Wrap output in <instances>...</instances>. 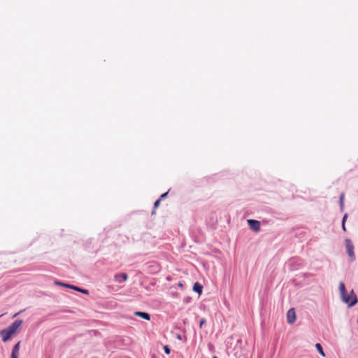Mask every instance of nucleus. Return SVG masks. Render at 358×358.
Wrapping results in <instances>:
<instances>
[{
    "instance_id": "nucleus-1",
    "label": "nucleus",
    "mask_w": 358,
    "mask_h": 358,
    "mask_svg": "<svg viewBox=\"0 0 358 358\" xmlns=\"http://www.w3.org/2000/svg\"><path fill=\"white\" fill-rule=\"evenodd\" d=\"M343 301L348 303L349 306H355L357 302V298L353 290H351L350 294H345L342 296Z\"/></svg>"
},
{
    "instance_id": "nucleus-2",
    "label": "nucleus",
    "mask_w": 358,
    "mask_h": 358,
    "mask_svg": "<svg viewBox=\"0 0 358 358\" xmlns=\"http://www.w3.org/2000/svg\"><path fill=\"white\" fill-rule=\"evenodd\" d=\"M345 248L348 256L350 258V261L353 262L355 259V254L354 252V245L350 239H345Z\"/></svg>"
},
{
    "instance_id": "nucleus-3",
    "label": "nucleus",
    "mask_w": 358,
    "mask_h": 358,
    "mask_svg": "<svg viewBox=\"0 0 358 358\" xmlns=\"http://www.w3.org/2000/svg\"><path fill=\"white\" fill-rule=\"evenodd\" d=\"M1 334L2 336V341L5 343L11 338V337L15 335V334L10 330L8 328L5 329L1 331Z\"/></svg>"
},
{
    "instance_id": "nucleus-4",
    "label": "nucleus",
    "mask_w": 358,
    "mask_h": 358,
    "mask_svg": "<svg viewBox=\"0 0 358 358\" xmlns=\"http://www.w3.org/2000/svg\"><path fill=\"white\" fill-rule=\"evenodd\" d=\"M296 313L294 308L289 309L287 313V320L289 324H292L296 321Z\"/></svg>"
},
{
    "instance_id": "nucleus-5",
    "label": "nucleus",
    "mask_w": 358,
    "mask_h": 358,
    "mask_svg": "<svg viewBox=\"0 0 358 358\" xmlns=\"http://www.w3.org/2000/svg\"><path fill=\"white\" fill-rule=\"evenodd\" d=\"M248 223L252 230L258 232L260 230V222L255 220H248Z\"/></svg>"
},
{
    "instance_id": "nucleus-6",
    "label": "nucleus",
    "mask_w": 358,
    "mask_h": 358,
    "mask_svg": "<svg viewBox=\"0 0 358 358\" xmlns=\"http://www.w3.org/2000/svg\"><path fill=\"white\" fill-rule=\"evenodd\" d=\"M22 324V320H17L11 325H10L8 328L15 334L17 332L18 329L21 327Z\"/></svg>"
},
{
    "instance_id": "nucleus-7",
    "label": "nucleus",
    "mask_w": 358,
    "mask_h": 358,
    "mask_svg": "<svg viewBox=\"0 0 358 358\" xmlns=\"http://www.w3.org/2000/svg\"><path fill=\"white\" fill-rule=\"evenodd\" d=\"M20 341L17 342L13 348L10 358H19Z\"/></svg>"
},
{
    "instance_id": "nucleus-8",
    "label": "nucleus",
    "mask_w": 358,
    "mask_h": 358,
    "mask_svg": "<svg viewBox=\"0 0 358 358\" xmlns=\"http://www.w3.org/2000/svg\"><path fill=\"white\" fill-rule=\"evenodd\" d=\"M114 279L117 282L122 283L128 279V275L126 273H119L114 276Z\"/></svg>"
},
{
    "instance_id": "nucleus-9",
    "label": "nucleus",
    "mask_w": 358,
    "mask_h": 358,
    "mask_svg": "<svg viewBox=\"0 0 358 358\" xmlns=\"http://www.w3.org/2000/svg\"><path fill=\"white\" fill-rule=\"evenodd\" d=\"M65 287L73 289L78 291V292H80L83 294H89V292L87 289H81V288L76 287L74 285H65Z\"/></svg>"
},
{
    "instance_id": "nucleus-10",
    "label": "nucleus",
    "mask_w": 358,
    "mask_h": 358,
    "mask_svg": "<svg viewBox=\"0 0 358 358\" xmlns=\"http://www.w3.org/2000/svg\"><path fill=\"white\" fill-rule=\"evenodd\" d=\"M193 290L199 294H201L202 293L203 286L199 282H195L193 286Z\"/></svg>"
},
{
    "instance_id": "nucleus-11",
    "label": "nucleus",
    "mask_w": 358,
    "mask_h": 358,
    "mask_svg": "<svg viewBox=\"0 0 358 358\" xmlns=\"http://www.w3.org/2000/svg\"><path fill=\"white\" fill-rule=\"evenodd\" d=\"M135 315H138L146 320H150V316L148 313H144V312H140V311H138V312H136L135 313Z\"/></svg>"
},
{
    "instance_id": "nucleus-12",
    "label": "nucleus",
    "mask_w": 358,
    "mask_h": 358,
    "mask_svg": "<svg viewBox=\"0 0 358 358\" xmlns=\"http://www.w3.org/2000/svg\"><path fill=\"white\" fill-rule=\"evenodd\" d=\"M339 289L341 294V296H344L346 294L345 287L343 282H341L339 284Z\"/></svg>"
},
{
    "instance_id": "nucleus-13",
    "label": "nucleus",
    "mask_w": 358,
    "mask_h": 358,
    "mask_svg": "<svg viewBox=\"0 0 358 358\" xmlns=\"http://www.w3.org/2000/svg\"><path fill=\"white\" fill-rule=\"evenodd\" d=\"M315 347L318 351V352L322 356V357H325V354L322 350V345L320 344V343H317L315 345Z\"/></svg>"
},
{
    "instance_id": "nucleus-14",
    "label": "nucleus",
    "mask_w": 358,
    "mask_h": 358,
    "mask_svg": "<svg viewBox=\"0 0 358 358\" xmlns=\"http://www.w3.org/2000/svg\"><path fill=\"white\" fill-rule=\"evenodd\" d=\"M160 202H161V200L160 199H157L155 203H154V210L152 212V214H155V209L159 206L160 204Z\"/></svg>"
},
{
    "instance_id": "nucleus-15",
    "label": "nucleus",
    "mask_w": 358,
    "mask_h": 358,
    "mask_svg": "<svg viewBox=\"0 0 358 358\" xmlns=\"http://www.w3.org/2000/svg\"><path fill=\"white\" fill-rule=\"evenodd\" d=\"M164 352L167 355H169L170 352H171V350H170V348L168 345H164Z\"/></svg>"
},
{
    "instance_id": "nucleus-16",
    "label": "nucleus",
    "mask_w": 358,
    "mask_h": 358,
    "mask_svg": "<svg viewBox=\"0 0 358 358\" xmlns=\"http://www.w3.org/2000/svg\"><path fill=\"white\" fill-rule=\"evenodd\" d=\"M206 320L204 318L201 319V321H200V324H199V326H200V328L202 327V326L206 323Z\"/></svg>"
},
{
    "instance_id": "nucleus-17",
    "label": "nucleus",
    "mask_w": 358,
    "mask_h": 358,
    "mask_svg": "<svg viewBox=\"0 0 358 358\" xmlns=\"http://www.w3.org/2000/svg\"><path fill=\"white\" fill-rule=\"evenodd\" d=\"M343 199H344V195L343 194H341V197H340V203H341V205L343 206Z\"/></svg>"
},
{
    "instance_id": "nucleus-18",
    "label": "nucleus",
    "mask_w": 358,
    "mask_h": 358,
    "mask_svg": "<svg viewBox=\"0 0 358 358\" xmlns=\"http://www.w3.org/2000/svg\"><path fill=\"white\" fill-rule=\"evenodd\" d=\"M167 194H168V192H166V193L162 194L160 196V198H159V199L162 200V199H164V198L166 197Z\"/></svg>"
},
{
    "instance_id": "nucleus-19",
    "label": "nucleus",
    "mask_w": 358,
    "mask_h": 358,
    "mask_svg": "<svg viewBox=\"0 0 358 358\" xmlns=\"http://www.w3.org/2000/svg\"><path fill=\"white\" fill-rule=\"evenodd\" d=\"M55 284L56 285H62V286H64L65 287V285L64 283H62V282H58V281H55Z\"/></svg>"
},
{
    "instance_id": "nucleus-20",
    "label": "nucleus",
    "mask_w": 358,
    "mask_h": 358,
    "mask_svg": "<svg viewBox=\"0 0 358 358\" xmlns=\"http://www.w3.org/2000/svg\"><path fill=\"white\" fill-rule=\"evenodd\" d=\"M347 217H348L347 214H345V215L343 216V220H342V223H345V220H346V219H347Z\"/></svg>"
},
{
    "instance_id": "nucleus-21",
    "label": "nucleus",
    "mask_w": 358,
    "mask_h": 358,
    "mask_svg": "<svg viewBox=\"0 0 358 358\" xmlns=\"http://www.w3.org/2000/svg\"><path fill=\"white\" fill-rule=\"evenodd\" d=\"M342 228L344 231H345V223H342Z\"/></svg>"
},
{
    "instance_id": "nucleus-22",
    "label": "nucleus",
    "mask_w": 358,
    "mask_h": 358,
    "mask_svg": "<svg viewBox=\"0 0 358 358\" xmlns=\"http://www.w3.org/2000/svg\"><path fill=\"white\" fill-rule=\"evenodd\" d=\"M178 285L180 287H182V282H179Z\"/></svg>"
},
{
    "instance_id": "nucleus-23",
    "label": "nucleus",
    "mask_w": 358,
    "mask_h": 358,
    "mask_svg": "<svg viewBox=\"0 0 358 358\" xmlns=\"http://www.w3.org/2000/svg\"><path fill=\"white\" fill-rule=\"evenodd\" d=\"M22 311H20V312H19V313H15V315H14V317H16L17 315H19V314H20V313H22Z\"/></svg>"
},
{
    "instance_id": "nucleus-24",
    "label": "nucleus",
    "mask_w": 358,
    "mask_h": 358,
    "mask_svg": "<svg viewBox=\"0 0 358 358\" xmlns=\"http://www.w3.org/2000/svg\"><path fill=\"white\" fill-rule=\"evenodd\" d=\"M178 338L179 339H181V336H180V335H178Z\"/></svg>"
},
{
    "instance_id": "nucleus-25",
    "label": "nucleus",
    "mask_w": 358,
    "mask_h": 358,
    "mask_svg": "<svg viewBox=\"0 0 358 358\" xmlns=\"http://www.w3.org/2000/svg\"><path fill=\"white\" fill-rule=\"evenodd\" d=\"M213 358H217V357H216V356H214V357H213Z\"/></svg>"
},
{
    "instance_id": "nucleus-26",
    "label": "nucleus",
    "mask_w": 358,
    "mask_h": 358,
    "mask_svg": "<svg viewBox=\"0 0 358 358\" xmlns=\"http://www.w3.org/2000/svg\"><path fill=\"white\" fill-rule=\"evenodd\" d=\"M357 323H358V318H357Z\"/></svg>"
}]
</instances>
